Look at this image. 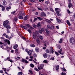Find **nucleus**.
Instances as JSON below:
<instances>
[{
	"mask_svg": "<svg viewBox=\"0 0 75 75\" xmlns=\"http://www.w3.org/2000/svg\"><path fill=\"white\" fill-rule=\"evenodd\" d=\"M55 10L58 16H61V14H59V13H60V11H61V9H59L58 8H55Z\"/></svg>",
	"mask_w": 75,
	"mask_h": 75,
	"instance_id": "1",
	"label": "nucleus"
},
{
	"mask_svg": "<svg viewBox=\"0 0 75 75\" xmlns=\"http://www.w3.org/2000/svg\"><path fill=\"white\" fill-rule=\"evenodd\" d=\"M38 64V69L39 70H41V69H43V68L44 66V64H40V65H39V63L38 62H37Z\"/></svg>",
	"mask_w": 75,
	"mask_h": 75,
	"instance_id": "2",
	"label": "nucleus"
},
{
	"mask_svg": "<svg viewBox=\"0 0 75 75\" xmlns=\"http://www.w3.org/2000/svg\"><path fill=\"white\" fill-rule=\"evenodd\" d=\"M30 26V25L29 24H25V26H23V25L21 26V27L23 28H24L25 30H27V28H29Z\"/></svg>",
	"mask_w": 75,
	"mask_h": 75,
	"instance_id": "3",
	"label": "nucleus"
},
{
	"mask_svg": "<svg viewBox=\"0 0 75 75\" xmlns=\"http://www.w3.org/2000/svg\"><path fill=\"white\" fill-rule=\"evenodd\" d=\"M8 23H9V22L8 20H6L4 21L3 23V25L4 27L6 28V27H7L8 24Z\"/></svg>",
	"mask_w": 75,
	"mask_h": 75,
	"instance_id": "4",
	"label": "nucleus"
},
{
	"mask_svg": "<svg viewBox=\"0 0 75 75\" xmlns=\"http://www.w3.org/2000/svg\"><path fill=\"white\" fill-rule=\"evenodd\" d=\"M37 27L38 29H41V23L39 22L37 25Z\"/></svg>",
	"mask_w": 75,
	"mask_h": 75,
	"instance_id": "5",
	"label": "nucleus"
},
{
	"mask_svg": "<svg viewBox=\"0 0 75 75\" xmlns=\"http://www.w3.org/2000/svg\"><path fill=\"white\" fill-rule=\"evenodd\" d=\"M70 40L71 43L72 44H75V39H74V38H71L70 39Z\"/></svg>",
	"mask_w": 75,
	"mask_h": 75,
	"instance_id": "6",
	"label": "nucleus"
},
{
	"mask_svg": "<svg viewBox=\"0 0 75 75\" xmlns=\"http://www.w3.org/2000/svg\"><path fill=\"white\" fill-rule=\"evenodd\" d=\"M23 15L22 13L21 14H20L19 17H18V18L19 19H21V20H23Z\"/></svg>",
	"mask_w": 75,
	"mask_h": 75,
	"instance_id": "7",
	"label": "nucleus"
},
{
	"mask_svg": "<svg viewBox=\"0 0 75 75\" xmlns=\"http://www.w3.org/2000/svg\"><path fill=\"white\" fill-rule=\"evenodd\" d=\"M62 49H60V50L58 51V52L60 54H61V55H63L64 54V53H62Z\"/></svg>",
	"mask_w": 75,
	"mask_h": 75,
	"instance_id": "8",
	"label": "nucleus"
},
{
	"mask_svg": "<svg viewBox=\"0 0 75 75\" xmlns=\"http://www.w3.org/2000/svg\"><path fill=\"white\" fill-rule=\"evenodd\" d=\"M33 52L31 50H29L28 52V54H29V56L31 55H32Z\"/></svg>",
	"mask_w": 75,
	"mask_h": 75,
	"instance_id": "9",
	"label": "nucleus"
},
{
	"mask_svg": "<svg viewBox=\"0 0 75 75\" xmlns=\"http://www.w3.org/2000/svg\"><path fill=\"white\" fill-rule=\"evenodd\" d=\"M18 45H17V44H15L13 47V49L15 50L16 49V48H17L18 47Z\"/></svg>",
	"mask_w": 75,
	"mask_h": 75,
	"instance_id": "10",
	"label": "nucleus"
},
{
	"mask_svg": "<svg viewBox=\"0 0 75 75\" xmlns=\"http://www.w3.org/2000/svg\"><path fill=\"white\" fill-rule=\"evenodd\" d=\"M43 57L45 58H47L48 57V54L47 53H45L43 54Z\"/></svg>",
	"mask_w": 75,
	"mask_h": 75,
	"instance_id": "11",
	"label": "nucleus"
},
{
	"mask_svg": "<svg viewBox=\"0 0 75 75\" xmlns=\"http://www.w3.org/2000/svg\"><path fill=\"white\" fill-rule=\"evenodd\" d=\"M41 15L42 16H43V17H45L46 16V14L43 12H41Z\"/></svg>",
	"mask_w": 75,
	"mask_h": 75,
	"instance_id": "12",
	"label": "nucleus"
},
{
	"mask_svg": "<svg viewBox=\"0 0 75 75\" xmlns=\"http://www.w3.org/2000/svg\"><path fill=\"white\" fill-rule=\"evenodd\" d=\"M40 39L38 38H36V41L37 42L38 44H40Z\"/></svg>",
	"mask_w": 75,
	"mask_h": 75,
	"instance_id": "13",
	"label": "nucleus"
},
{
	"mask_svg": "<svg viewBox=\"0 0 75 75\" xmlns=\"http://www.w3.org/2000/svg\"><path fill=\"white\" fill-rule=\"evenodd\" d=\"M72 6H73V5H72V4H71V3H70L69 4L68 7L69 8H71V7H72Z\"/></svg>",
	"mask_w": 75,
	"mask_h": 75,
	"instance_id": "14",
	"label": "nucleus"
},
{
	"mask_svg": "<svg viewBox=\"0 0 75 75\" xmlns=\"http://www.w3.org/2000/svg\"><path fill=\"white\" fill-rule=\"evenodd\" d=\"M33 39H36V35H35V32H33Z\"/></svg>",
	"mask_w": 75,
	"mask_h": 75,
	"instance_id": "15",
	"label": "nucleus"
},
{
	"mask_svg": "<svg viewBox=\"0 0 75 75\" xmlns=\"http://www.w3.org/2000/svg\"><path fill=\"white\" fill-rule=\"evenodd\" d=\"M45 21H46L47 23H48L49 24H51V21L48 19H46Z\"/></svg>",
	"mask_w": 75,
	"mask_h": 75,
	"instance_id": "16",
	"label": "nucleus"
},
{
	"mask_svg": "<svg viewBox=\"0 0 75 75\" xmlns=\"http://www.w3.org/2000/svg\"><path fill=\"white\" fill-rule=\"evenodd\" d=\"M6 4H7V2L5 1H3V5H4V6H6Z\"/></svg>",
	"mask_w": 75,
	"mask_h": 75,
	"instance_id": "17",
	"label": "nucleus"
},
{
	"mask_svg": "<svg viewBox=\"0 0 75 75\" xmlns=\"http://www.w3.org/2000/svg\"><path fill=\"white\" fill-rule=\"evenodd\" d=\"M56 20L58 23H61V20L59 19L58 18H56Z\"/></svg>",
	"mask_w": 75,
	"mask_h": 75,
	"instance_id": "18",
	"label": "nucleus"
},
{
	"mask_svg": "<svg viewBox=\"0 0 75 75\" xmlns=\"http://www.w3.org/2000/svg\"><path fill=\"white\" fill-rule=\"evenodd\" d=\"M6 28L7 29V30H10V28H11V27H10V26L9 25H7L6 27Z\"/></svg>",
	"mask_w": 75,
	"mask_h": 75,
	"instance_id": "19",
	"label": "nucleus"
},
{
	"mask_svg": "<svg viewBox=\"0 0 75 75\" xmlns=\"http://www.w3.org/2000/svg\"><path fill=\"white\" fill-rule=\"evenodd\" d=\"M28 18V15L26 16L24 18V19L25 20H27Z\"/></svg>",
	"mask_w": 75,
	"mask_h": 75,
	"instance_id": "20",
	"label": "nucleus"
},
{
	"mask_svg": "<svg viewBox=\"0 0 75 75\" xmlns=\"http://www.w3.org/2000/svg\"><path fill=\"white\" fill-rule=\"evenodd\" d=\"M35 51L36 52H38L40 51V50L38 47H36L35 49Z\"/></svg>",
	"mask_w": 75,
	"mask_h": 75,
	"instance_id": "21",
	"label": "nucleus"
},
{
	"mask_svg": "<svg viewBox=\"0 0 75 75\" xmlns=\"http://www.w3.org/2000/svg\"><path fill=\"white\" fill-rule=\"evenodd\" d=\"M50 51L52 52V54L54 53V49L52 47H50Z\"/></svg>",
	"mask_w": 75,
	"mask_h": 75,
	"instance_id": "22",
	"label": "nucleus"
},
{
	"mask_svg": "<svg viewBox=\"0 0 75 75\" xmlns=\"http://www.w3.org/2000/svg\"><path fill=\"white\" fill-rule=\"evenodd\" d=\"M11 8V7L9 6V7H8L6 8V10H7V11H9V10Z\"/></svg>",
	"mask_w": 75,
	"mask_h": 75,
	"instance_id": "23",
	"label": "nucleus"
},
{
	"mask_svg": "<svg viewBox=\"0 0 75 75\" xmlns=\"http://www.w3.org/2000/svg\"><path fill=\"white\" fill-rule=\"evenodd\" d=\"M63 41L62 39V38H61L60 39V41H59V44H61V43H62V41Z\"/></svg>",
	"mask_w": 75,
	"mask_h": 75,
	"instance_id": "24",
	"label": "nucleus"
},
{
	"mask_svg": "<svg viewBox=\"0 0 75 75\" xmlns=\"http://www.w3.org/2000/svg\"><path fill=\"white\" fill-rule=\"evenodd\" d=\"M46 52L47 54H49L50 53V50L48 49H46Z\"/></svg>",
	"mask_w": 75,
	"mask_h": 75,
	"instance_id": "25",
	"label": "nucleus"
},
{
	"mask_svg": "<svg viewBox=\"0 0 75 75\" xmlns=\"http://www.w3.org/2000/svg\"><path fill=\"white\" fill-rule=\"evenodd\" d=\"M30 66L32 68H34V65L33 64H30Z\"/></svg>",
	"mask_w": 75,
	"mask_h": 75,
	"instance_id": "26",
	"label": "nucleus"
},
{
	"mask_svg": "<svg viewBox=\"0 0 75 75\" xmlns=\"http://www.w3.org/2000/svg\"><path fill=\"white\" fill-rule=\"evenodd\" d=\"M50 30H54V26L53 25H51L50 26Z\"/></svg>",
	"mask_w": 75,
	"mask_h": 75,
	"instance_id": "27",
	"label": "nucleus"
},
{
	"mask_svg": "<svg viewBox=\"0 0 75 75\" xmlns=\"http://www.w3.org/2000/svg\"><path fill=\"white\" fill-rule=\"evenodd\" d=\"M30 46L31 47H35V45L34 44H31L30 45Z\"/></svg>",
	"mask_w": 75,
	"mask_h": 75,
	"instance_id": "28",
	"label": "nucleus"
},
{
	"mask_svg": "<svg viewBox=\"0 0 75 75\" xmlns=\"http://www.w3.org/2000/svg\"><path fill=\"white\" fill-rule=\"evenodd\" d=\"M5 7L3 6L2 8V11H4L5 10Z\"/></svg>",
	"mask_w": 75,
	"mask_h": 75,
	"instance_id": "29",
	"label": "nucleus"
},
{
	"mask_svg": "<svg viewBox=\"0 0 75 75\" xmlns=\"http://www.w3.org/2000/svg\"><path fill=\"white\" fill-rule=\"evenodd\" d=\"M67 23L70 26L71 25V23H70V22H69V21H67Z\"/></svg>",
	"mask_w": 75,
	"mask_h": 75,
	"instance_id": "30",
	"label": "nucleus"
},
{
	"mask_svg": "<svg viewBox=\"0 0 75 75\" xmlns=\"http://www.w3.org/2000/svg\"><path fill=\"white\" fill-rule=\"evenodd\" d=\"M37 18H38V19L40 21L42 20H43V19L42 18H41L40 17H37Z\"/></svg>",
	"mask_w": 75,
	"mask_h": 75,
	"instance_id": "31",
	"label": "nucleus"
},
{
	"mask_svg": "<svg viewBox=\"0 0 75 75\" xmlns=\"http://www.w3.org/2000/svg\"><path fill=\"white\" fill-rule=\"evenodd\" d=\"M33 56L34 57H35V58H36L37 57V54L36 53H34L33 54Z\"/></svg>",
	"mask_w": 75,
	"mask_h": 75,
	"instance_id": "32",
	"label": "nucleus"
},
{
	"mask_svg": "<svg viewBox=\"0 0 75 75\" xmlns=\"http://www.w3.org/2000/svg\"><path fill=\"white\" fill-rule=\"evenodd\" d=\"M18 75H23V73L22 72H19L18 73Z\"/></svg>",
	"mask_w": 75,
	"mask_h": 75,
	"instance_id": "33",
	"label": "nucleus"
},
{
	"mask_svg": "<svg viewBox=\"0 0 75 75\" xmlns=\"http://www.w3.org/2000/svg\"><path fill=\"white\" fill-rule=\"evenodd\" d=\"M38 8L39 10H41V11H43L42 10V8L39 7H38Z\"/></svg>",
	"mask_w": 75,
	"mask_h": 75,
	"instance_id": "34",
	"label": "nucleus"
},
{
	"mask_svg": "<svg viewBox=\"0 0 75 75\" xmlns=\"http://www.w3.org/2000/svg\"><path fill=\"white\" fill-rule=\"evenodd\" d=\"M56 70L58 71L59 69V65H57L56 67Z\"/></svg>",
	"mask_w": 75,
	"mask_h": 75,
	"instance_id": "35",
	"label": "nucleus"
},
{
	"mask_svg": "<svg viewBox=\"0 0 75 75\" xmlns=\"http://www.w3.org/2000/svg\"><path fill=\"white\" fill-rule=\"evenodd\" d=\"M28 71L30 73V74H33V71H32L31 70H29Z\"/></svg>",
	"mask_w": 75,
	"mask_h": 75,
	"instance_id": "36",
	"label": "nucleus"
},
{
	"mask_svg": "<svg viewBox=\"0 0 75 75\" xmlns=\"http://www.w3.org/2000/svg\"><path fill=\"white\" fill-rule=\"evenodd\" d=\"M39 38L40 39V40H43V36H40L39 37Z\"/></svg>",
	"mask_w": 75,
	"mask_h": 75,
	"instance_id": "37",
	"label": "nucleus"
},
{
	"mask_svg": "<svg viewBox=\"0 0 75 75\" xmlns=\"http://www.w3.org/2000/svg\"><path fill=\"white\" fill-rule=\"evenodd\" d=\"M14 20L15 21H17V20H18V19L16 17H15L14 18Z\"/></svg>",
	"mask_w": 75,
	"mask_h": 75,
	"instance_id": "38",
	"label": "nucleus"
},
{
	"mask_svg": "<svg viewBox=\"0 0 75 75\" xmlns=\"http://www.w3.org/2000/svg\"><path fill=\"white\" fill-rule=\"evenodd\" d=\"M34 69L35 70V71H39V70H38V69L37 68V67H35Z\"/></svg>",
	"mask_w": 75,
	"mask_h": 75,
	"instance_id": "39",
	"label": "nucleus"
},
{
	"mask_svg": "<svg viewBox=\"0 0 75 75\" xmlns=\"http://www.w3.org/2000/svg\"><path fill=\"white\" fill-rule=\"evenodd\" d=\"M16 11H13L12 12H11V14H14L16 13Z\"/></svg>",
	"mask_w": 75,
	"mask_h": 75,
	"instance_id": "40",
	"label": "nucleus"
},
{
	"mask_svg": "<svg viewBox=\"0 0 75 75\" xmlns=\"http://www.w3.org/2000/svg\"><path fill=\"white\" fill-rule=\"evenodd\" d=\"M25 60L24 59H22L21 62H25Z\"/></svg>",
	"mask_w": 75,
	"mask_h": 75,
	"instance_id": "41",
	"label": "nucleus"
},
{
	"mask_svg": "<svg viewBox=\"0 0 75 75\" xmlns=\"http://www.w3.org/2000/svg\"><path fill=\"white\" fill-rule=\"evenodd\" d=\"M55 54L56 55H57V56H58V55H59V53H58L57 52H55Z\"/></svg>",
	"mask_w": 75,
	"mask_h": 75,
	"instance_id": "42",
	"label": "nucleus"
},
{
	"mask_svg": "<svg viewBox=\"0 0 75 75\" xmlns=\"http://www.w3.org/2000/svg\"><path fill=\"white\" fill-rule=\"evenodd\" d=\"M43 62H44L46 64H47V63H48L47 61L46 60H44L43 61Z\"/></svg>",
	"mask_w": 75,
	"mask_h": 75,
	"instance_id": "43",
	"label": "nucleus"
},
{
	"mask_svg": "<svg viewBox=\"0 0 75 75\" xmlns=\"http://www.w3.org/2000/svg\"><path fill=\"white\" fill-rule=\"evenodd\" d=\"M67 12L68 14H71V11H69V9H68L67 10Z\"/></svg>",
	"mask_w": 75,
	"mask_h": 75,
	"instance_id": "44",
	"label": "nucleus"
},
{
	"mask_svg": "<svg viewBox=\"0 0 75 75\" xmlns=\"http://www.w3.org/2000/svg\"><path fill=\"white\" fill-rule=\"evenodd\" d=\"M30 1L32 3H34V2H35V0H30Z\"/></svg>",
	"mask_w": 75,
	"mask_h": 75,
	"instance_id": "45",
	"label": "nucleus"
},
{
	"mask_svg": "<svg viewBox=\"0 0 75 75\" xmlns=\"http://www.w3.org/2000/svg\"><path fill=\"white\" fill-rule=\"evenodd\" d=\"M27 31H28V32L29 33H30V34H31V33H32L31 31V30H30V29L28 30H27Z\"/></svg>",
	"mask_w": 75,
	"mask_h": 75,
	"instance_id": "46",
	"label": "nucleus"
},
{
	"mask_svg": "<svg viewBox=\"0 0 75 75\" xmlns=\"http://www.w3.org/2000/svg\"><path fill=\"white\" fill-rule=\"evenodd\" d=\"M47 27L48 28H49V29H50V28H51V26H50L49 25H47Z\"/></svg>",
	"mask_w": 75,
	"mask_h": 75,
	"instance_id": "47",
	"label": "nucleus"
},
{
	"mask_svg": "<svg viewBox=\"0 0 75 75\" xmlns=\"http://www.w3.org/2000/svg\"><path fill=\"white\" fill-rule=\"evenodd\" d=\"M33 27H34V28H36V27H37V25H35V24H34L33 25Z\"/></svg>",
	"mask_w": 75,
	"mask_h": 75,
	"instance_id": "48",
	"label": "nucleus"
},
{
	"mask_svg": "<svg viewBox=\"0 0 75 75\" xmlns=\"http://www.w3.org/2000/svg\"><path fill=\"white\" fill-rule=\"evenodd\" d=\"M7 43L8 45H10V41H9V40H8L7 42Z\"/></svg>",
	"mask_w": 75,
	"mask_h": 75,
	"instance_id": "49",
	"label": "nucleus"
},
{
	"mask_svg": "<svg viewBox=\"0 0 75 75\" xmlns=\"http://www.w3.org/2000/svg\"><path fill=\"white\" fill-rule=\"evenodd\" d=\"M18 49H16L15 50V51L16 52H18Z\"/></svg>",
	"mask_w": 75,
	"mask_h": 75,
	"instance_id": "50",
	"label": "nucleus"
},
{
	"mask_svg": "<svg viewBox=\"0 0 75 75\" xmlns=\"http://www.w3.org/2000/svg\"><path fill=\"white\" fill-rule=\"evenodd\" d=\"M46 31L47 34H49V33H50V32L47 30H46Z\"/></svg>",
	"mask_w": 75,
	"mask_h": 75,
	"instance_id": "51",
	"label": "nucleus"
},
{
	"mask_svg": "<svg viewBox=\"0 0 75 75\" xmlns=\"http://www.w3.org/2000/svg\"><path fill=\"white\" fill-rule=\"evenodd\" d=\"M4 46H6L7 45V43L5 42L4 43Z\"/></svg>",
	"mask_w": 75,
	"mask_h": 75,
	"instance_id": "52",
	"label": "nucleus"
},
{
	"mask_svg": "<svg viewBox=\"0 0 75 75\" xmlns=\"http://www.w3.org/2000/svg\"><path fill=\"white\" fill-rule=\"evenodd\" d=\"M39 33H40V34H42V31L41 30H39Z\"/></svg>",
	"mask_w": 75,
	"mask_h": 75,
	"instance_id": "53",
	"label": "nucleus"
},
{
	"mask_svg": "<svg viewBox=\"0 0 75 75\" xmlns=\"http://www.w3.org/2000/svg\"><path fill=\"white\" fill-rule=\"evenodd\" d=\"M5 37H6V38H8L9 37H8V35H6L5 36Z\"/></svg>",
	"mask_w": 75,
	"mask_h": 75,
	"instance_id": "54",
	"label": "nucleus"
},
{
	"mask_svg": "<svg viewBox=\"0 0 75 75\" xmlns=\"http://www.w3.org/2000/svg\"><path fill=\"white\" fill-rule=\"evenodd\" d=\"M30 58H31V59H33V56H31V55H30Z\"/></svg>",
	"mask_w": 75,
	"mask_h": 75,
	"instance_id": "55",
	"label": "nucleus"
},
{
	"mask_svg": "<svg viewBox=\"0 0 75 75\" xmlns=\"http://www.w3.org/2000/svg\"><path fill=\"white\" fill-rule=\"evenodd\" d=\"M41 30L42 31H44V29L43 28H41Z\"/></svg>",
	"mask_w": 75,
	"mask_h": 75,
	"instance_id": "56",
	"label": "nucleus"
},
{
	"mask_svg": "<svg viewBox=\"0 0 75 75\" xmlns=\"http://www.w3.org/2000/svg\"><path fill=\"white\" fill-rule=\"evenodd\" d=\"M25 63H26V64H28V61H27V60H25Z\"/></svg>",
	"mask_w": 75,
	"mask_h": 75,
	"instance_id": "57",
	"label": "nucleus"
},
{
	"mask_svg": "<svg viewBox=\"0 0 75 75\" xmlns=\"http://www.w3.org/2000/svg\"><path fill=\"white\" fill-rule=\"evenodd\" d=\"M2 69H3L4 71H6V68H2Z\"/></svg>",
	"mask_w": 75,
	"mask_h": 75,
	"instance_id": "58",
	"label": "nucleus"
},
{
	"mask_svg": "<svg viewBox=\"0 0 75 75\" xmlns=\"http://www.w3.org/2000/svg\"><path fill=\"white\" fill-rule=\"evenodd\" d=\"M9 61H10V62H13V60H8Z\"/></svg>",
	"mask_w": 75,
	"mask_h": 75,
	"instance_id": "59",
	"label": "nucleus"
},
{
	"mask_svg": "<svg viewBox=\"0 0 75 75\" xmlns=\"http://www.w3.org/2000/svg\"><path fill=\"white\" fill-rule=\"evenodd\" d=\"M3 70H0V73H3Z\"/></svg>",
	"mask_w": 75,
	"mask_h": 75,
	"instance_id": "60",
	"label": "nucleus"
},
{
	"mask_svg": "<svg viewBox=\"0 0 75 75\" xmlns=\"http://www.w3.org/2000/svg\"><path fill=\"white\" fill-rule=\"evenodd\" d=\"M29 61H33V59H29Z\"/></svg>",
	"mask_w": 75,
	"mask_h": 75,
	"instance_id": "61",
	"label": "nucleus"
},
{
	"mask_svg": "<svg viewBox=\"0 0 75 75\" xmlns=\"http://www.w3.org/2000/svg\"><path fill=\"white\" fill-rule=\"evenodd\" d=\"M51 59H52V60H54V57H52L51 58Z\"/></svg>",
	"mask_w": 75,
	"mask_h": 75,
	"instance_id": "62",
	"label": "nucleus"
},
{
	"mask_svg": "<svg viewBox=\"0 0 75 75\" xmlns=\"http://www.w3.org/2000/svg\"><path fill=\"white\" fill-rule=\"evenodd\" d=\"M34 21H37V18H34Z\"/></svg>",
	"mask_w": 75,
	"mask_h": 75,
	"instance_id": "63",
	"label": "nucleus"
},
{
	"mask_svg": "<svg viewBox=\"0 0 75 75\" xmlns=\"http://www.w3.org/2000/svg\"><path fill=\"white\" fill-rule=\"evenodd\" d=\"M7 33H10V30H7Z\"/></svg>",
	"mask_w": 75,
	"mask_h": 75,
	"instance_id": "64",
	"label": "nucleus"
}]
</instances>
